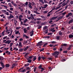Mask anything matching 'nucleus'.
Wrapping results in <instances>:
<instances>
[{"mask_svg": "<svg viewBox=\"0 0 73 73\" xmlns=\"http://www.w3.org/2000/svg\"><path fill=\"white\" fill-rule=\"evenodd\" d=\"M56 49H57V48L56 47H54L53 48V50H56Z\"/></svg>", "mask_w": 73, "mask_h": 73, "instance_id": "4d7b16f0", "label": "nucleus"}, {"mask_svg": "<svg viewBox=\"0 0 73 73\" xmlns=\"http://www.w3.org/2000/svg\"><path fill=\"white\" fill-rule=\"evenodd\" d=\"M61 6H62V5H60V6H59V7H56V8H55V9H56V10H57V9H59V8H61Z\"/></svg>", "mask_w": 73, "mask_h": 73, "instance_id": "f3484780", "label": "nucleus"}, {"mask_svg": "<svg viewBox=\"0 0 73 73\" xmlns=\"http://www.w3.org/2000/svg\"><path fill=\"white\" fill-rule=\"evenodd\" d=\"M19 33V31H15V34L16 35H17Z\"/></svg>", "mask_w": 73, "mask_h": 73, "instance_id": "f704fd0d", "label": "nucleus"}, {"mask_svg": "<svg viewBox=\"0 0 73 73\" xmlns=\"http://www.w3.org/2000/svg\"><path fill=\"white\" fill-rule=\"evenodd\" d=\"M48 5L47 4H45L44 5V7H45L46 8L47 7H48Z\"/></svg>", "mask_w": 73, "mask_h": 73, "instance_id": "0e129e2a", "label": "nucleus"}, {"mask_svg": "<svg viewBox=\"0 0 73 73\" xmlns=\"http://www.w3.org/2000/svg\"><path fill=\"white\" fill-rule=\"evenodd\" d=\"M46 27H44L43 29L44 30H45V29H46Z\"/></svg>", "mask_w": 73, "mask_h": 73, "instance_id": "e2e57ef3", "label": "nucleus"}, {"mask_svg": "<svg viewBox=\"0 0 73 73\" xmlns=\"http://www.w3.org/2000/svg\"><path fill=\"white\" fill-rule=\"evenodd\" d=\"M26 71V70L24 69L22 71H20V72H22V73H24Z\"/></svg>", "mask_w": 73, "mask_h": 73, "instance_id": "a211bd4d", "label": "nucleus"}, {"mask_svg": "<svg viewBox=\"0 0 73 73\" xmlns=\"http://www.w3.org/2000/svg\"><path fill=\"white\" fill-rule=\"evenodd\" d=\"M32 62V60L31 59H29L27 61V62H29V63H31Z\"/></svg>", "mask_w": 73, "mask_h": 73, "instance_id": "4be33fe9", "label": "nucleus"}, {"mask_svg": "<svg viewBox=\"0 0 73 73\" xmlns=\"http://www.w3.org/2000/svg\"><path fill=\"white\" fill-rule=\"evenodd\" d=\"M47 45H48V43H46L44 44L42 46V47L44 48V47H45V46H47Z\"/></svg>", "mask_w": 73, "mask_h": 73, "instance_id": "ddd939ff", "label": "nucleus"}, {"mask_svg": "<svg viewBox=\"0 0 73 73\" xmlns=\"http://www.w3.org/2000/svg\"><path fill=\"white\" fill-rule=\"evenodd\" d=\"M25 5H28V2H26L25 3Z\"/></svg>", "mask_w": 73, "mask_h": 73, "instance_id": "37998d69", "label": "nucleus"}, {"mask_svg": "<svg viewBox=\"0 0 73 73\" xmlns=\"http://www.w3.org/2000/svg\"><path fill=\"white\" fill-rule=\"evenodd\" d=\"M22 17H23V15H20L19 16V18H22Z\"/></svg>", "mask_w": 73, "mask_h": 73, "instance_id": "052dcab7", "label": "nucleus"}, {"mask_svg": "<svg viewBox=\"0 0 73 73\" xmlns=\"http://www.w3.org/2000/svg\"><path fill=\"white\" fill-rule=\"evenodd\" d=\"M41 56H39L38 58V61H40V60H41Z\"/></svg>", "mask_w": 73, "mask_h": 73, "instance_id": "412c9836", "label": "nucleus"}, {"mask_svg": "<svg viewBox=\"0 0 73 73\" xmlns=\"http://www.w3.org/2000/svg\"><path fill=\"white\" fill-rule=\"evenodd\" d=\"M39 1L42 3L43 4H44V1H43V0H39Z\"/></svg>", "mask_w": 73, "mask_h": 73, "instance_id": "6ab92c4d", "label": "nucleus"}, {"mask_svg": "<svg viewBox=\"0 0 73 73\" xmlns=\"http://www.w3.org/2000/svg\"><path fill=\"white\" fill-rule=\"evenodd\" d=\"M42 41H41L37 43L36 46H41V45H42Z\"/></svg>", "mask_w": 73, "mask_h": 73, "instance_id": "f03ea898", "label": "nucleus"}, {"mask_svg": "<svg viewBox=\"0 0 73 73\" xmlns=\"http://www.w3.org/2000/svg\"><path fill=\"white\" fill-rule=\"evenodd\" d=\"M52 22H53V21L50 20V21H49L48 23H49V24H50L51 23H52Z\"/></svg>", "mask_w": 73, "mask_h": 73, "instance_id": "e433bc0d", "label": "nucleus"}, {"mask_svg": "<svg viewBox=\"0 0 73 73\" xmlns=\"http://www.w3.org/2000/svg\"><path fill=\"white\" fill-rule=\"evenodd\" d=\"M36 57H34L33 58V61H35V60H36Z\"/></svg>", "mask_w": 73, "mask_h": 73, "instance_id": "c9c22d12", "label": "nucleus"}, {"mask_svg": "<svg viewBox=\"0 0 73 73\" xmlns=\"http://www.w3.org/2000/svg\"><path fill=\"white\" fill-rule=\"evenodd\" d=\"M28 21V19H25L24 22L23 23H26L27 22V21Z\"/></svg>", "mask_w": 73, "mask_h": 73, "instance_id": "2f4dec72", "label": "nucleus"}, {"mask_svg": "<svg viewBox=\"0 0 73 73\" xmlns=\"http://www.w3.org/2000/svg\"><path fill=\"white\" fill-rule=\"evenodd\" d=\"M8 5H9L10 7H12V5H11V3H8Z\"/></svg>", "mask_w": 73, "mask_h": 73, "instance_id": "473e14b6", "label": "nucleus"}, {"mask_svg": "<svg viewBox=\"0 0 73 73\" xmlns=\"http://www.w3.org/2000/svg\"><path fill=\"white\" fill-rule=\"evenodd\" d=\"M21 28V27H17L16 28V29L18 30V29H20Z\"/></svg>", "mask_w": 73, "mask_h": 73, "instance_id": "c03bdc74", "label": "nucleus"}, {"mask_svg": "<svg viewBox=\"0 0 73 73\" xmlns=\"http://www.w3.org/2000/svg\"><path fill=\"white\" fill-rule=\"evenodd\" d=\"M28 48H29V47H28V46H27L24 48V51H26V50H27V49H28Z\"/></svg>", "mask_w": 73, "mask_h": 73, "instance_id": "2eb2a0df", "label": "nucleus"}, {"mask_svg": "<svg viewBox=\"0 0 73 73\" xmlns=\"http://www.w3.org/2000/svg\"><path fill=\"white\" fill-rule=\"evenodd\" d=\"M59 52L58 51H55L54 53H52V55L54 56L55 58H58V55L59 54Z\"/></svg>", "mask_w": 73, "mask_h": 73, "instance_id": "f257e3e1", "label": "nucleus"}, {"mask_svg": "<svg viewBox=\"0 0 73 73\" xmlns=\"http://www.w3.org/2000/svg\"><path fill=\"white\" fill-rule=\"evenodd\" d=\"M30 69H31V68L28 67H27L26 68V70H30Z\"/></svg>", "mask_w": 73, "mask_h": 73, "instance_id": "8fccbe9b", "label": "nucleus"}, {"mask_svg": "<svg viewBox=\"0 0 73 73\" xmlns=\"http://www.w3.org/2000/svg\"><path fill=\"white\" fill-rule=\"evenodd\" d=\"M62 17H60L58 18L57 19H58V20H60L61 19H62Z\"/></svg>", "mask_w": 73, "mask_h": 73, "instance_id": "7c9ffc66", "label": "nucleus"}, {"mask_svg": "<svg viewBox=\"0 0 73 73\" xmlns=\"http://www.w3.org/2000/svg\"><path fill=\"white\" fill-rule=\"evenodd\" d=\"M31 20H33V19H35V18H34V17H33V14H31Z\"/></svg>", "mask_w": 73, "mask_h": 73, "instance_id": "1a4fd4ad", "label": "nucleus"}, {"mask_svg": "<svg viewBox=\"0 0 73 73\" xmlns=\"http://www.w3.org/2000/svg\"><path fill=\"white\" fill-rule=\"evenodd\" d=\"M45 24H46V22H43L42 23L41 25H44Z\"/></svg>", "mask_w": 73, "mask_h": 73, "instance_id": "72a5a7b5", "label": "nucleus"}, {"mask_svg": "<svg viewBox=\"0 0 73 73\" xmlns=\"http://www.w3.org/2000/svg\"><path fill=\"white\" fill-rule=\"evenodd\" d=\"M67 52H68V51L67 50H64L63 52V53H67Z\"/></svg>", "mask_w": 73, "mask_h": 73, "instance_id": "58836bf2", "label": "nucleus"}, {"mask_svg": "<svg viewBox=\"0 0 73 73\" xmlns=\"http://www.w3.org/2000/svg\"><path fill=\"white\" fill-rule=\"evenodd\" d=\"M62 46H67V44H64L62 45Z\"/></svg>", "mask_w": 73, "mask_h": 73, "instance_id": "c85d7f7f", "label": "nucleus"}, {"mask_svg": "<svg viewBox=\"0 0 73 73\" xmlns=\"http://www.w3.org/2000/svg\"><path fill=\"white\" fill-rule=\"evenodd\" d=\"M26 38H29V37L27 35L25 36Z\"/></svg>", "mask_w": 73, "mask_h": 73, "instance_id": "774afa93", "label": "nucleus"}, {"mask_svg": "<svg viewBox=\"0 0 73 73\" xmlns=\"http://www.w3.org/2000/svg\"><path fill=\"white\" fill-rule=\"evenodd\" d=\"M70 4L71 5H73V1H71V2H70Z\"/></svg>", "mask_w": 73, "mask_h": 73, "instance_id": "a18cd8bd", "label": "nucleus"}, {"mask_svg": "<svg viewBox=\"0 0 73 73\" xmlns=\"http://www.w3.org/2000/svg\"><path fill=\"white\" fill-rule=\"evenodd\" d=\"M39 69H41L42 68V65L40 64L38 67Z\"/></svg>", "mask_w": 73, "mask_h": 73, "instance_id": "79ce46f5", "label": "nucleus"}, {"mask_svg": "<svg viewBox=\"0 0 73 73\" xmlns=\"http://www.w3.org/2000/svg\"><path fill=\"white\" fill-rule=\"evenodd\" d=\"M49 46H50V47H52V46H53V44H50L49 45Z\"/></svg>", "mask_w": 73, "mask_h": 73, "instance_id": "680f3d73", "label": "nucleus"}, {"mask_svg": "<svg viewBox=\"0 0 73 73\" xmlns=\"http://www.w3.org/2000/svg\"><path fill=\"white\" fill-rule=\"evenodd\" d=\"M29 54V53H26L25 54V56H24V57H26V56H27V55H28V54Z\"/></svg>", "mask_w": 73, "mask_h": 73, "instance_id": "a878e982", "label": "nucleus"}, {"mask_svg": "<svg viewBox=\"0 0 73 73\" xmlns=\"http://www.w3.org/2000/svg\"><path fill=\"white\" fill-rule=\"evenodd\" d=\"M29 4L28 5V6L30 8H32V3L31 2H29Z\"/></svg>", "mask_w": 73, "mask_h": 73, "instance_id": "7ed1b4c3", "label": "nucleus"}, {"mask_svg": "<svg viewBox=\"0 0 73 73\" xmlns=\"http://www.w3.org/2000/svg\"><path fill=\"white\" fill-rule=\"evenodd\" d=\"M60 36H56V39H57V40H60Z\"/></svg>", "mask_w": 73, "mask_h": 73, "instance_id": "c756f323", "label": "nucleus"}, {"mask_svg": "<svg viewBox=\"0 0 73 73\" xmlns=\"http://www.w3.org/2000/svg\"><path fill=\"white\" fill-rule=\"evenodd\" d=\"M1 11L2 12H3L4 13H6V12H7V11L5 10H2Z\"/></svg>", "mask_w": 73, "mask_h": 73, "instance_id": "5701e85b", "label": "nucleus"}, {"mask_svg": "<svg viewBox=\"0 0 73 73\" xmlns=\"http://www.w3.org/2000/svg\"><path fill=\"white\" fill-rule=\"evenodd\" d=\"M13 43H10V47H11V46H12V45H13Z\"/></svg>", "mask_w": 73, "mask_h": 73, "instance_id": "864d4df0", "label": "nucleus"}, {"mask_svg": "<svg viewBox=\"0 0 73 73\" xmlns=\"http://www.w3.org/2000/svg\"><path fill=\"white\" fill-rule=\"evenodd\" d=\"M44 48H42V49H41L40 50V52H42V51H44Z\"/></svg>", "mask_w": 73, "mask_h": 73, "instance_id": "ea45409f", "label": "nucleus"}, {"mask_svg": "<svg viewBox=\"0 0 73 73\" xmlns=\"http://www.w3.org/2000/svg\"><path fill=\"white\" fill-rule=\"evenodd\" d=\"M56 42L53 41L52 42V44H54V43H56Z\"/></svg>", "mask_w": 73, "mask_h": 73, "instance_id": "338daca9", "label": "nucleus"}, {"mask_svg": "<svg viewBox=\"0 0 73 73\" xmlns=\"http://www.w3.org/2000/svg\"><path fill=\"white\" fill-rule=\"evenodd\" d=\"M38 27V29H40V28H41V27H42V26H40V25H37Z\"/></svg>", "mask_w": 73, "mask_h": 73, "instance_id": "aec40b11", "label": "nucleus"}, {"mask_svg": "<svg viewBox=\"0 0 73 73\" xmlns=\"http://www.w3.org/2000/svg\"><path fill=\"white\" fill-rule=\"evenodd\" d=\"M52 34H53V33H49L48 34V35H52Z\"/></svg>", "mask_w": 73, "mask_h": 73, "instance_id": "de8ad7c7", "label": "nucleus"}, {"mask_svg": "<svg viewBox=\"0 0 73 73\" xmlns=\"http://www.w3.org/2000/svg\"><path fill=\"white\" fill-rule=\"evenodd\" d=\"M17 64H16V63H14L13 64V65H12V67L11 68L12 69L13 68H14L16 66H17Z\"/></svg>", "mask_w": 73, "mask_h": 73, "instance_id": "423d86ee", "label": "nucleus"}, {"mask_svg": "<svg viewBox=\"0 0 73 73\" xmlns=\"http://www.w3.org/2000/svg\"><path fill=\"white\" fill-rule=\"evenodd\" d=\"M33 57H34V56L33 55H31V56H29L28 58H26V59L28 60H29V59H32V58Z\"/></svg>", "mask_w": 73, "mask_h": 73, "instance_id": "0eeeda50", "label": "nucleus"}, {"mask_svg": "<svg viewBox=\"0 0 73 73\" xmlns=\"http://www.w3.org/2000/svg\"><path fill=\"white\" fill-rule=\"evenodd\" d=\"M11 33L8 35L9 37V36H11L12 35V30H11L10 32Z\"/></svg>", "mask_w": 73, "mask_h": 73, "instance_id": "b1692460", "label": "nucleus"}, {"mask_svg": "<svg viewBox=\"0 0 73 73\" xmlns=\"http://www.w3.org/2000/svg\"><path fill=\"white\" fill-rule=\"evenodd\" d=\"M24 33H26V32H27V30H26V29H24Z\"/></svg>", "mask_w": 73, "mask_h": 73, "instance_id": "09e8293b", "label": "nucleus"}, {"mask_svg": "<svg viewBox=\"0 0 73 73\" xmlns=\"http://www.w3.org/2000/svg\"><path fill=\"white\" fill-rule=\"evenodd\" d=\"M0 64L1 65H3L4 64H3V63L2 62V61H1L0 62Z\"/></svg>", "mask_w": 73, "mask_h": 73, "instance_id": "69168bd1", "label": "nucleus"}, {"mask_svg": "<svg viewBox=\"0 0 73 73\" xmlns=\"http://www.w3.org/2000/svg\"><path fill=\"white\" fill-rule=\"evenodd\" d=\"M5 67L6 68H9V64H7L5 65Z\"/></svg>", "mask_w": 73, "mask_h": 73, "instance_id": "f8f14e48", "label": "nucleus"}, {"mask_svg": "<svg viewBox=\"0 0 73 73\" xmlns=\"http://www.w3.org/2000/svg\"><path fill=\"white\" fill-rule=\"evenodd\" d=\"M23 48H20L19 50V51L21 52H23Z\"/></svg>", "mask_w": 73, "mask_h": 73, "instance_id": "393cba45", "label": "nucleus"}, {"mask_svg": "<svg viewBox=\"0 0 73 73\" xmlns=\"http://www.w3.org/2000/svg\"><path fill=\"white\" fill-rule=\"evenodd\" d=\"M7 36H4V37L3 38V40H5V39H6V38H7Z\"/></svg>", "mask_w": 73, "mask_h": 73, "instance_id": "bf43d9fd", "label": "nucleus"}, {"mask_svg": "<svg viewBox=\"0 0 73 73\" xmlns=\"http://www.w3.org/2000/svg\"><path fill=\"white\" fill-rule=\"evenodd\" d=\"M5 15H9V13L8 12H6L5 13Z\"/></svg>", "mask_w": 73, "mask_h": 73, "instance_id": "cd10ccee", "label": "nucleus"}, {"mask_svg": "<svg viewBox=\"0 0 73 73\" xmlns=\"http://www.w3.org/2000/svg\"><path fill=\"white\" fill-rule=\"evenodd\" d=\"M32 4H33V5H36V4H35V3L33 2H32Z\"/></svg>", "mask_w": 73, "mask_h": 73, "instance_id": "6e6d98bb", "label": "nucleus"}, {"mask_svg": "<svg viewBox=\"0 0 73 73\" xmlns=\"http://www.w3.org/2000/svg\"><path fill=\"white\" fill-rule=\"evenodd\" d=\"M22 47V45H21V42H20L19 43V44L18 45V47L20 48V47Z\"/></svg>", "mask_w": 73, "mask_h": 73, "instance_id": "9b49d317", "label": "nucleus"}, {"mask_svg": "<svg viewBox=\"0 0 73 73\" xmlns=\"http://www.w3.org/2000/svg\"><path fill=\"white\" fill-rule=\"evenodd\" d=\"M40 17L42 19H45V17H44V16L43 15L41 16Z\"/></svg>", "mask_w": 73, "mask_h": 73, "instance_id": "5fc2aeb1", "label": "nucleus"}, {"mask_svg": "<svg viewBox=\"0 0 73 73\" xmlns=\"http://www.w3.org/2000/svg\"><path fill=\"white\" fill-rule=\"evenodd\" d=\"M47 59L49 60H52V58H47Z\"/></svg>", "mask_w": 73, "mask_h": 73, "instance_id": "603ef678", "label": "nucleus"}, {"mask_svg": "<svg viewBox=\"0 0 73 73\" xmlns=\"http://www.w3.org/2000/svg\"><path fill=\"white\" fill-rule=\"evenodd\" d=\"M72 14H73L72 13H70L66 16V17H69V16H71Z\"/></svg>", "mask_w": 73, "mask_h": 73, "instance_id": "20e7f679", "label": "nucleus"}, {"mask_svg": "<svg viewBox=\"0 0 73 73\" xmlns=\"http://www.w3.org/2000/svg\"><path fill=\"white\" fill-rule=\"evenodd\" d=\"M41 58H42V59L43 60H44L45 59V57H44V56H41Z\"/></svg>", "mask_w": 73, "mask_h": 73, "instance_id": "bb28decb", "label": "nucleus"}, {"mask_svg": "<svg viewBox=\"0 0 73 73\" xmlns=\"http://www.w3.org/2000/svg\"><path fill=\"white\" fill-rule=\"evenodd\" d=\"M73 21V19H71L68 22V23L69 24H71V23H72Z\"/></svg>", "mask_w": 73, "mask_h": 73, "instance_id": "4468645a", "label": "nucleus"}, {"mask_svg": "<svg viewBox=\"0 0 73 73\" xmlns=\"http://www.w3.org/2000/svg\"><path fill=\"white\" fill-rule=\"evenodd\" d=\"M14 17L13 16H9L8 17H7V18L8 19V20H10L11 18H13Z\"/></svg>", "mask_w": 73, "mask_h": 73, "instance_id": "9d476101", "label": "nucleus"}, {"mask_svg": "<svg viewBox=\"0 0 73 73\" xmlns=\"http://www.w3.org/2000/svg\"><path fill=\"white\" fill-rule=\"evenodd\" d=\"M70 49H71V48H70V46L68 48L67 50H70Z\"/></svg>", "mask_w": 73, "mask_h": 73, "instance_id": "49530a36", "label": "nucleus"}, {"mask_svg": "<svg viewBox=\"0 0 73 73\" xmlns=\"http://www.w3.org/2000/svg\"><path fill=\"white\" fill-rule=\"evenodd\" d=\"M73 37V35L71 34L69 35V38H72Z\"/></svg>", "mask_w": 73, "mask_h": 73, "instance_id": "dca6fc26", "label": "nucleus"}, {"mask_svg": "<svg viewBox=\"0 0 73 73\" xmlns=\"http://www.w3.org/2000/svg\"><path fill=\"white\" fill-rule=\"evenodd\" d=\"M2 66L3 68H4V67H5V64H2Z\"/></svg>", "mask_w": 73, "mask_h": 73, "instance_id": "3c124183", "label": "nucleus"}, {"mask_svg": "<svg viewBox=\"0 0 73 73\" xmlns=\"http://www.w3.org/2000/svg\"><path fill=\"white\" fill-rule=\"evenodd\" d=\"M11 42V40H7L6 42H5V44H9Z\"/></svg>", "mask_w": 73, "mask_h": 73, "instance_id": "39448f33", "label": "nucleus"}, {"mask_svg": "<svg viewBox=\"0 0 73 73\" xmlns=\"http://www.w3.org/2000/svg\"><path fill=\"white\" fill-rule=\"evenodd\" d=\"M56 25V24H52L51 25V27H53L54 26H55Z\"/></svg>", "mask_w": 73, "mask_h": 73, "instance_id": "a19ab883", "label": "nucleus"}, {"mask_svg": "<svg viewBox=\"0 0 73 73\" xmlns=\"http://www.w3.org/2000/svg\"><path fill=\"white\" fill-rule=\"evenodd\" d=\"M48 11H45L43 12V13H48Z\"/></svg>", "mask_w": 73, "mask_h": 73, "instance_id": "13d9d810", "label": "nucleus"}, {"mask_svg": "<svg viewBox=\"0 0 73 73\" xmlns=\"http://www.w3.org/2000/svg\"><path fill=\"white\" fill-rule=\"evenodd\" d=\"M59 33V35H60V36L61 35H62V32H61V31H60Z\"/></svg>", "mask_w": 73, "mask_h": 73, "instance_id": "4c0bfd02", "label": "nucleus"}, {"mask_svg": "<svg viewBox=\"0 0 73 73\" xmlns=\"http://www.w3.org/2000/svg\"><path fill=\"white\" fill-rule=\"evenodd\" d=\"M57 17H52L50 19V20H55L56 19H57Z\"/></svg>", "mask_w": 73, "mask_h": 73, "instance_id": "6e6552de", "label": "nucleus"}]
</instances>
